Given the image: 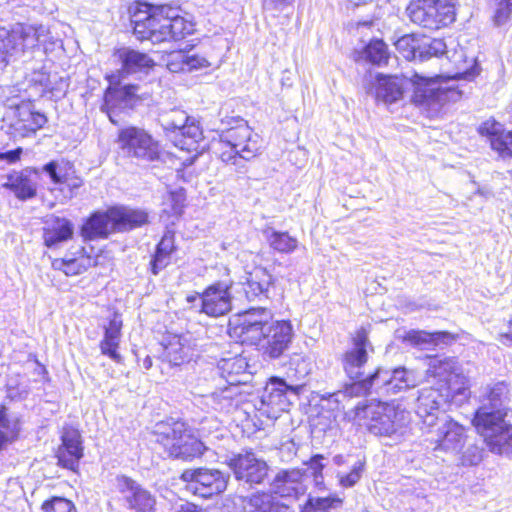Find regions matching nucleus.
I'll return each mask as SVG.
<instances>
[{"instance_id":"1","label":"nucleus","mask_w":512,"mask_h":512,"mask_svg":"<svg viewBox=\"0 0 512 512\" xmlns=\"http://www.w3.org/2000/svg\"><path fill=\"white\" fill-rule=\"evenodd\" d=\"M446 54L453 67L452 72L429 78L416 73L411 79L413 102L431 117L437 115L444 104L461 98L462 91L455 84L456 79H470L478 73L475 58L468 56L464 48L447 50Z\"/></svg>"},{"instance_id":"2","label":"nucleus","mask_w":512,"mask_h":512,"mask_svg":"<svg viewBox=\"0 0 512 512\" xmlns=\"http://www.w3.org/2000/svg\"><path fill=\"white\" fill-rule=\"evenodd\" d=\"M506 395L504 383L487 388L473 423L490 452L512 458V424L505 420Z\"/></svg>"},{"instance_id":"3","label":"nucleus","mask_w":512,"mask_h":512,"mask_svg":"<svg viewBox=\"0 0 512 512\" xmlns=\"http://www.w3.org/2000/svg\"><path fill=\"white\" fill-rule=\"evenodd\" d=\"M56 42L44 25L16 24L11 30L0 27V65H6L12 58L38 45L47 52Z\"/></svg>"},{"instance_id":"4","label":"nucleus","mask_w":512,"mask_h":512,"mask_svg":"<svg viewBox=\"0 0 512 512\" xmlns=\"http://www.w3.org/2000/svg\"><path fill=\"white\" fill-rule=\"evenodd\" d=\"M160 124L166 136L180 150L192 154L184 161L185 165H191L205 149L202 129L199 123L180 109H173L160 116Z\"/></svg>"},{"instance_id":"5","label":"nucleus","mask_w":512,"mask_h":512,"mask_svg":"<svg viewBox=\"0 0 512 512\" xmlns=\"http://www.w3.org/2000/svg\"><path fill=\"white\" fill-rule=\"evenodd\" d=\"M148 214L144 210L129 207H113L106 212L94 213L83 225L85 239L106 238L111 232L126 231L146 224Z\"/></svg>"},{"instance_id":"6","label":"nucleus","mask_w":512,"mask_h":512,"mask_svg":"<svg viewBox=\"0 0 512 512\" xmlns=\"http://www.w3.org/2000/svg\"><path fill=\"white\" fill-rule=\"evenodd\" d=\"M155 441L169 457L190 459L203 453V443L194 436L183 422L159 423L154 430Z\"/></svg>"},{"instance_id":"7","label":"nucleus","mask_w":512,"mask_h":512,"mask_svg":"<svg viewBox=\"0 0 512 512\" xmlns=\"http://www.w3.org/2000/svg\"><path fill=\"white\" fill-rule=\"evenodd\" d=\"M410 21L424 29L436 31L456 19L454 0H410L406 7Z\"/></svg>"},{"instance_id":"8","label":"nucleus","mask_w":512,"mask_h":512,"mask_svg":"<svg viewBox=\"0 0 512 512\" xmlns=\"http://www.w3.org/2000/svg\"><path fill=\"white\" fill-rule=\"evenodd\" d=\"M363 414L369 432L385 437L398 435L409 418V412L394 402L370 403L364 408Z\"/></svg>"},{"instance_id":"9","label":"nucleus","mask_w":512,"mask_h":512,"mask_svg":"<svg viewBox=\"0 0 512 512\" xmlns=\"http://www.w3.org/2000/svg\"><path fill=\"white\" fill-rule=\"evenodd\" d=\"M116 143L129 157L144 161H155L160 157L159 142L140 127L128 126L120 129Z\"/></svg>"},{"instance_id":"10","label":"nucleus","mask_w":512,"mask_h":512,"mask_svg":"<svg viewBox=\"0 0 512 512\" xmlns=\"http://www.w3.org/2000/svg\"><path fill=\"white\" fill-rule=\"evenodd\" d=\"M427 375L428 377L438 379L439 383H443L440 389L455 394L460 397V401L468 399V380L459 372L457 362L453 358H429Z\"/></svg>"},{"instance_id":"11","label":"nucleus","mask_w":512,"mask_h":512,"mask_svg":"<svg viewBox=\"0 0 512 512\" xmlns=\"http://www.w3.org/2000/svg\"><path fill=\"white\" fill-rule=\"evenodd\" d=\"M167 5L151 6L141 3L131 16L134 33L141 41L150 40L152 43H161L165 40L154 39L155 34L164 32V20L167 16Z\"/></svg>"},{"instance_id":"12","label":"nucleus","mask_w":512,"mask_h":512,"mask_svg":"<svg viewBox=\"0 0 512 512\" xmlns=\"http://www.w3.org/2000/svg\"><path fill=\"white\" fill-rule=\"evenodd\" d=\"M181 479L187 491L203 498L219 494L227 487V478L217 469H187Z\"/></svg>"},{"instance_id":"13","label":"nucleus","mask_w":512,"mask_h":512,"mask_svg":"<svg viewBox=\"0 0 512 512\" xmlns=\"http://www.w3.org/2000/svg\"><path fill=\"white\" fill-rule=\"evenodd\" d=\"M301 389V385H288L283 379L272 377L264 388L259 406L256 407L268 417H277L290 405L287 394L290 392L298 395Z\"/></svg>"},{"instance_id":"14","label":"nucleus","mask_w":512,"mask_h":512,"mask_svg":"<svg viewBox=\"0 0 512 512\" xmlns=\"http://www.w3.org/2000/svg\"><path fill=\"white\" fill-rule=\"evenodd\" d=\"M271 317V313L263 308L246 311L238 317L233 326V336L242 343L260 346Z\"/></svg>"},{"instance_id":"15","label":"nucleus","mask_w":512,"mask_h":512,"mask_svg":"<svg viewBox=\"0 0 512 512\" xmlns=\"http://www.w3.org/2000/svg\"><path fill=\"white\" fill-rule=\"evenodd\" d=\"M186 300L189 303L197 302L200 311L211 317L225 315L232 308L230 286L223 282L210 285L201 295H189Z\"/></svg>"},{"instance_id":"16","label":"nucleus","mask_w":512,"mask_h":512,"mask_svg":"<svg viewBox=\"0 0 512 512\" xmlns=\"http://www.w3.org/2000/svg\"><path fill=\"white\" fill-rule=\"evenodd\" d=\"M447 401L461 403L460 397L446 392L440 388L427 387L420 391L417 399L416 413L428 428L434 427L438 422L441 405Z\"/></svg>"},{"instance_id":"17","label":"nucleus","mask_w":512,"mask_h":512,"mask_svg":"<svg viewBox=\"0 0 512 512\" xmlns=\"http://www.w3.org/2000/svg\"><path fill=\"white\" fill-rule=\"evenodd\" d=\"M220 135L238 151L245 161H250L260 154L261 138L243 119L239 120L235 127L223 131Z\"/></svg>"},{"instance_id":"18","label":"nucleus","mask_w":512,"mask_h":512,"mask_svg":"<svg viewBox=\"0 0 512 512\" xmlns=\"http://www.w3.org/2000/svg\"><path fill=\"white\" fill-rule=\"evenodd\" d=\"M114 486L122 495L127 508L136 512H155V497L135 480L120 475L115 478Z\"/></svg>"},{"instance_id":"19","label":"nucleus","mask_w":512,"mask_h":512,"mask_svg":"<svg viewBox=\"0 0 512 512\" xmlns=\"http://www.w3.org/2000/svg\"><path fill=\"white\" fill-rule=\"evenodd\" d=\"M293 335V326L290 321L269 320L260 345L261 350L269 358H279L289 347Z\"/></svg>"},{"instance_id":"20","label":"nucleus","mask_w":512,"mask_h":512,"mask_svg":"<svg viewBox=\"0 0 512 512\" xmlns=\"http://www.w3.org/2000/svg\"><path fill=\"white\" fill-rule=\"evenodd\" d=\"M46 123L47 117L35 111L31 103H21L15 108L9 133L14 138L31 137Z\"/></svg>"},{"instance_id":"21","label":"nucleus","mask_w":512,"mask_h":512,"mask_svg":"<svg viewBox=\"0 0 512 512\" xmlns=\"http://www.w3.org/2000/svg\"><path fill=\"white\" fill-rule=\"evenodd\" d=\"M237 480L249 484H260L268 475L265 461L258 459L253 453L247 452L231 458L228 462Z\"/></svg>"},{"instance_id":"22","label":"nucleus","mask_w":512,"mask_h":512,"mask_svg":"<svg viewBox=\"0 0 512 512\" xmlns=\"http://www.w3.org/2000/svg\"><path fill=\"white\" fill-rule=\"evenodd\" d=\"M466 430L464 426L450 418L441 421L434 439L435 452L457 454L464 446Z\"/></svg>"},{"instance_id":"23","label":"nucleus","mask_w":512,"mask_h":512,"mask_svg":"<svg viewBox=\"0 0 512 512\" xmlns=\"http://www.w3.org/2000/svg\"><path fill=\"white\" fill-rule=\"evenodd\" d=\"M163 360L171 366L189 363L196 355L195 344L188 335L168 336L163 344Z\"/></svg>"},{"instance_id":"24","label":"nucleus","mask_w":512,"mask_h":512,"mask_svg":"<svg viewBox=\"0 0 512 512\" xmlns=\"http://www.w3.org/2000/svg\"><path fill=\"white\" fill-rule=\"evenodd\" d=\"M353 344V348L346 351L343 355L342 363L347 375L351 379H358L362 374V367L368 360L367 347L369 341L366 329L361 328L357 331Z\"/></svg>"},{"instance_id":"25","label":"nucleus","mask_w":512,"mask_h":512,"mask_svg":"<svg viewBox=\"0 0 512 512\" xmlns=\"http://www.w3.org/2000/svg\"><path fill=\"white\" fill-rule=\"evenodd\" d=\"M83 457L81 435L77 429L65 428L62 434V445L57 452L58 462L64 468L76 471Z\"/></svg>"},{"instance_id":"26","label":"nucleus","mask_w":512,"mask_h":512,"mask_svg":"<svg viewBox=\"0 0 512 512\" xmlns=\"http://www.w3.org/2000/svg\"><path fill=\"white\" fill-rule=\"evenodd\" d=\"M407 84L404 78L378 74L373 85L375 97L385 104L397 102L402 99Z\"/></svg>"},{"instance_id":"27","label":"nucleus","mask_w":512,"mask_h":512,"mask_svg":"<svg viewBox=\"0 0 512 512\" xmlns=\"http://www.w3.org/2000/svg\"><path fill=\"white\" fill-rule=\"evenodd\" d=\"M166 11L167 16L164 20V26L162 25L164 32L156 33L154 39L178 41L193 32V24L181 17L178 9L167 5Z\"/></svg>"},{"instance_id":"28","label":"nucleus","mask_w":512,"mask_h":512,"mask_svg":"<svg viewBox=\"0 0 512 512\" xmlns=\"http://www.w3.org/2000/svg\"><path fill=\"white\" fill-rule=\"evenodd\" d=\"M114 57L121 63L123 74L147 73L155 65V61L148 54L128 47L116 50Z\"/></svg>"},{"instance_id":"29","label":"nucleus","mask_w":512,"mask_h":512,"mask_svg":"<svg viewBox=\"0 0 512 512\" xmlns=\"http://www.w3.org/2000/svg\"><path fill=\"white\" fill-rule=\"evenodd\" d=\"M272 488L275 494L283 498H297L306 492L303 474L299 470L279 472L272 482Z\"/></svg>"},{"instance_id":"30","label":"nucleus","mask_w":512,"mask_h":512,"mask_svg":"<svg viewBox=\"0 0 512 512\" xmlns=\"http://www.w3.org/2000/svg\"><path fill=\"white\" fill-rule=\"evenodd\" d=\"M122 320L118 314H114L109 324L104 327V337L100 342L101 353L108 356L116 363H122L123 357L118 352L121 341Z\"/></svg>"},{"instance_id":"31","label":"nucleus","mask_w":512,"mask_h":512,"mask_svg":"<svg viewBox=\"0 0 512 512\" xmlns=\"http://www.w3.org/2000/svg\"><path fill=\"white\" fill-rule=\"evenodd\" d=\"M242 505L245 512H294L290 506L267 492H256L244 497Z\"/></svg>"},{"instance_id":"32","label":"nucleus","mask_w":512,"mask_h":512,"mask_svg":"<svg viewBox=\"0 0 512 512\" xmlns=\"http://www.w3.org/2000/svg\"><path fill=\"white\" fill-rule=\"evenodd\" d=\"M241 388L238 385H227L219 388L206 397V404L216 411L231 412L241 402Z\"/></svg>"},{"instance_id":"33","label":"nucleus","mask_w":512,"mask_h":512,"mask_svg":"<svg viewBox=\"0 0 512 512\" xmlns=\"http://www.w3.org/2000/svg\"><path fill=\"white\" fill-rule=\"evenodd\" d=\"M248 363L246 358L237 355L231 358H223L218 362V370L222 378L229 385H238L246 382Z\"/></svg>"},{"instance_id":"34","label":"nucleus","mask_w":512,"mask_h":512,"mask_svg":"<svg viewBox=\"0 0 512 512\" xmlns=\"http://www.w3.org/2000/svg\"><path fill=\"white\" fill-rule=\"evenodd\" d=\"M272 282L269 272L263 267H255L251 272L247 273L243 289L249 300L263 294L268 290Z\"/></svg>"},{"instance_id":"35","label":"nucleus","mask_w":512,"mask_h":512,"mask_svg":"<svg viewBox=\"0 0 512 512\" xmlns=\"http://www.w3.org/2000/svg\"><path fill=\"white\" fill-rule=\"evenodd\" d=\"M389 381V370L379 368L368 378L354 383L352 390L356 394H367L372 391L389 393Z\"/></svg>"},{"instance_id":"36","label":"nucleus","mask_w":512,"mask_h":512,"mask_svg":"<svg viewBox=\"0 0 512 512\" xmlns=\"http://www.w3.org/2000/svg\"><path fill=\"white\" fill-rule=\"evenodd\" d=\"M389 393L398 392L414 388L420 382V375L413 369L398 367L389 370Z\"/></svg>"},{"instance_id":"37","label":"nucleus","mask_w":512,"mask_h":512,"mask_svg":"<svg viewBox=\"0 0 512 512\" xmlns=\"http://www.w3.org/2000/svg\"><path fill=\"white\" fill-rule=\"evenodd\" d=\"M3 187L11 190L20 200L30 199L36 195V184L24 172L9 174Z\"/></svg>"},{"instance_id":"38","label":"nucleus","mask_w":512,"mask_h":512,"mask_svg":"<svg viewBox=\"0 0 512 512\" xmlns=\"http://www.w3.org/2000/svg\"><path fill=\"white\" fill-rule=\"evenodd\" d=\"M404 340L413 346L426 348L439 343H451L455 340V337L449 332L428 333L421 330H410L405 334Z\"/></svg>"},{"instance_id":"39","label":"nucleus","mask_w":512,"mask_h":512,"mask_svg":"<svg viewBox=\"0 0 512 512\" xmlns=\"http://www.w3.org/2000/svg\"><path fill=\"white\" fill-rule=\"evenodd\" d=\"M73 235V226L65 218H55L44 230V242L46 246L53 247L67 241Z\"/></svg>"},{"instance_id":"40","label":"nucleus","mask_w":512,"mask_h":512,"mask_svg":"<svg viewBox=\"0 0 512 512\" xmlns=\"http://www.w3.org/2000/svg\"><path fill=\"white\" fill-rule=\"evenodd\" d=\"M263 233L270 248L278 253L291 254L299 247L298 239L288 232L267 228Z\"/></svg>"},{"instance_id":"41","label":"nucleus","mask_w":512,"mask_h":512,"mask_svg":"<svg viewBox=\"0 0 512 512\" xmlns=\"http://www.w3.org/2000/svg\"><path fill=\"white\" fill-rule=\"evenodd\" d=\"M174 249V236L170 233H166L159 242L152 261L153 274H158L160 270L164 269L170 263L171 254Z\"/></svg>"},{"instance_id":"42","label":"nucleus","mask_w":512,"mask_h":512,"mask_svg":"<svg viewBox=\"0 0 512 512\" xmlns=\"http://www.w3.org/2000/svg\"><path fill=\"white\" fill-rule=\"evenodd\" d=\"M52 265L67 276H75L84 272L91 265V259L81 254L75 258L55 259Z\"/></svg>"},{"instance_id":"43","label":"nucleus","mask_w":512,"mask_h":512,"mask_svg":"<svg viewBox=\"0 0 512 512\" xmlns=\"http://www.w3.org/2000/svg\"><path fill=\"white\" fill-rule=\"evenodd\" d=\"M214 153L225 164L233 165L238 172H243L244 166L241 164L243 158L238 151L234 149L230 143L224 141L220 136L219 140L214 143Z\"/></svg>"},{"instance_id":"44","label":"nucleus","mask_w":512,"mask_h":512,"mask_svg":"<svg viewBox=\"0 0 512 512\" xmlns=\"http://www.w3.org/2000/svg\"><path fill=\"white\" fill-rule=\"evenodd\" d=\"M342 499L337 495L310 497L301 512H330L341 506Z\"/></svg>"},{"instance_id":"45","label":"nucleus","mask_w":512,"mask_h":512,"mask_svg":"<svg viewBox=\"0 0 512 512\" xmlns=\"http://www.w3.org/2000/svg\"><path fill=\"white\" fill-rule=\"evenodd\" d=\"M395 46L399 53L407 60H415L424 55L419 40L413 35L402 36L396 41Z\"/></svg>"},{"instance_id":"46","label":"nucleus","mask_w":512,"mask_h":512,"mask_svg":"<svg viewBox=\"0 0 512 512\" xmlns=\"http://www.w3.org/2000/svg\"><path fill=\"white\" fill-rule=\"evenodd\" d=\"M363 55L365 59L372 64H386L389 53L386 44L382 40L371 41L364 49Z\"/></svg>"},{"instance_id":"47","label":"nucleus","mask_w":512,"mask_h":512,"mask_svg":"<svg viewBox=\"0 0 512 512\" xmlns=\"http://www.w3.org/2000/svg\"><path fill=\"white\" fill-rule=\"evenodd\" d=\"M19 432V423L7 417L5 410H0V449L14 440Z\"/></svg>"},{"instance_id":"48","label":"nucleus","mask_w":512,"mask_h":512,"mask_svg":"<svg viewBox=\"0 0 512 512\" xmlns=\"http://www.w3.org/2000/svg\"><path fill=\"white\" fill-rule=\"evenodd\" d=\"M43 170L49 175L54 184L61 187L65 182V179H67V175L69 174L71 167L65 162L52 161L46 164Z\"/></svg>"},{"instance_id":"49","label":"nucleus","mask_w":512,"mask_h":512,"mask_svg":"<svg viewBox=\"0 0 512 512\" xmlns=\"http://www.w3.org/2000/svg\"><path fill=\"white\" fill-rule=\"evenodd\" d=\"M185 72L205 69L211 66V62L202 54L193 49L185 50Z\"/></svg>"},{"instance_id":"50","label":"nucleus","mask_w":512,"mask_h":512,"mask_svg":"<svg viewBox=\"0 0 512 512\" xmlns=\"http://www.w3.org/2000/svg\"><path fill=\"white\" fill-rule=\"evenodd\" d=\"M43 512H77L72 501L63 497H53L42 504Z\"/></svg>"},{"instance_id":"51","label":"nucleus","mask_w":512,"mask_h":512,"mask_svg":"<svg viewBox=\"0 0 512 512\" xmlns=\"http://www.w3.org/2000/svg\"><path fill=\"white\" fill-rule=\"evenodd\" d=\"M483 460V449L473 444L466 447L459 457V465L476 466Z\"/></svg>"},{"instance_id":"52","label":"nucleus","mask_w":512,"mask_h":512,"mask_svg":"<svg viewBox=\"0 0 512 512\" xmlns=\"http://www.w3.org/2000/svg\"><path fill=\"white\" fill-rule=\"evenodd\" d=\"M185 61V50L180 49L166 55L165 65L170 72H185Z\"/></svg>"},{"instance_id":"53","label":"nucleus","mask_w":512,"mask_h":512,"mask_svg":"<svg viewBox=\"0 0 512 512\" xmlns=\"http://www.w3.org/2000/svg\"><path fill=\"white\" fill-rule=\"evenodd\" d=\"M447 45L442 39H432L428 43L421 45V50L424 52L423 57H419L420 60H424L430 56H438L446 52Z\"/></svg>"},{"instance_id":"54","label":"nucleus","mask_w":512,"mask_h":512,"mask_svg":"<svg viewBox=\"0 0 512 512\" xmlns=\"http://www.w3.org/2000/svg\"><path fill=\"white\" fill-rule=\"evenodd\" d=\"M363 470H364V463L361 461L357 462L352 467V469L349 473H347L346 475L339 476L340 485L345 488L354 486L360 480Z\"/></svg>"},{"instance_id":"55","label":"nucleus","mask_w":512,"mask_h":512,"mask_svg":"<svg viewBox=\"0 0 512 512\" xmlns=\"http://www.w3.org/2000/svg\"><path fill=\"white\" fill-rule=\"evenodd\" d=\"M82 180L79 177L74 176L72 169L67 175V179L61 186L60 191L63 192L64 199H71L74 196V191L81 187Z\"/></svg>"},{"instance_id":"56","label":"nucleus","mask_w":512,"mask_h":512,"mask_svg":"<svg viewBox=\"0 0 512 512\" xmlns=\"http://www.w3.org/2000/svg\"><path fill=\"white\" fill-rule=\"evenodd\" d=\"M497 5L495 22L500 25L504 23L512 11V0H494Z\"/></svg>"},{"instance_id":"57","label":"nucleus","mask_w":512,"mask_h":512,"mask_svg":"<svg viewBox=\"0 0 512 512\" xmlns=\"http://www.w3.org/2000/svg\"><path fill=\"white\" fill-rule=\"evenodd\" d=\"M322 459H323V457L320 455L313 457L310 461V466H309V469L313 470V476H314V479H315V482L317 485L320 484L319 478L322 477L321 472L324 467V465L321 462Z\"/></svg>"},{"instance_id":"58","label":"nucleus","mask_w":512,"mask_h":512,"mask_svg":"<svg viewBox=\"0 0 512 512\" xmlns=\"http://www.w3.org/2000/svg\"><path fill=\"white\" fill-rule=\"evenodd\" d=\"M294 0H264V7L276 11H282L284 8L292 5Z\"/></svg>"},{"instance_id":"59","label":"nucleus","mask_w":512,"mask_h":512,"mask_svg":"<svg viewBox=\"0 0 512 512\" xmlns=\"http://www.w3.org/2000/svg\"><path fill=\"white\" fill-rule=\"evenodd\" d=\"M22 153L21 148H17L13 151L0 153V160H6L8 163H14L20 159Z\"/></svg>"},{"instance_id":"60","label":"nucleus","mask_w":512,"mask_h":512,"mask_svg":"<svg viewBox=\"0 0 512 512\" xmlns=\"http://www.w3.org/2000/svg\"><path fill=\"white\" fill-rule=\"evenodd\" d=\"M111 97H112L111 94L106 95V97H105L106 104L103 107V109H106V113H107L110 121L113 124H118V120L116 119V114H115L114 110L112 109V107L110 106Z\"/></svg>"},{"instance_id":"61","label":"nucleus","mask_w":512,"mask_h":512,"mask_svg":"<svg viewBox=\"0 0 512 512\" xmlns=\"http://www.w3.org/2000/svg\"><path fill=\"white\" fill-rule=\"evenodd\" d=\"M173 512H205L202 509H198L192 503H185L176 508Z\"/></svg>"},{"instance_id":"62","label":"nucleus","mask_w":512,"mask_h":512,"mask_svg":"<svg viewBox=\"0 0 512 512\" xmlns=\"http://www.w3.org/2000/svg\"><path fill=\"white\" fill-rule=\"evenodd\" d=\"M499 341L504 345H512V321L509 324V331L500 334Z\"/></svg>"},{"instance_id":"63","label":"nucleus","mask_w":512,"mask_h":512,"mask_svg":"<svg viewBox=\"0 0 512 512\" xmlns=\"http://www.w3.org/2000/svg\"><path fill=\"white\" fill-rule=\"evenodd\" d=\"M286 74H290V71L289 70H285L283 72L281 83H282V85L291 86L292 85V79H291L290 76H285Z\"/></svg>"},{"instance_id":"64","label":"nucleus","mask_w":512,"mask_h":512,"mask_svg":"<svg viewBox=\"0 0 512 512\" xmlns=\"http://www.w3.org/2000/svg\"><path fill=\"white\" fill-rule=\"evenodd\" d=\"M143 367L145 369H150L152 367V359L147 356L144 360H143Z\"/></svg>"}]
</instances>
